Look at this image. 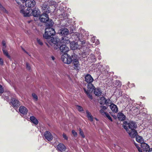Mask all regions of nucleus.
I'll list each match as a JSON object with an SVG mask.
<instances>
[{"label":"nucleus","mask_w":152,"mask_h":152,"mask_svg":"<svg viewBox=\"0 0 152 152\" xmlns=\"http://www.w3.org/2000/svg\"><path fill=\"white\" fill-rule=\"evenodd\" d=\"M123 126L131 138H134L137 135V133L135 130L137 128V124L134 121H124Z\"/></svg>","instance_id":"f257e3e1"},{"label":"nucleus","mask_w":152,"mask_h":152,"mask_svg":"<svg viewBox=\"0 0 152 152\" xmlns=\"http://www.w3.org/2000/svg\"><path fill=\"white\" fill-rule=\"evenodd\" d=\"M54 29L52 27H46L45 29V32L43 35V37L47 39V41L51 45H53V44H56L59 41L58 38L51 37L55 34Z\"/></svg>","instance_id":"f03ea898"},{"label":"nucleus","mask_w":152,"mask_h":152,"mask_svg":"<svg viewBox=\"0 0 152 152\" xmlns=\"http://www.w3.org/2000/svg\"><path fill=\"white\" fill-rule=\"evenodd\" d=\"M94 79L89 74H87L85 76V81L87 83V87L88 89H92L95 88V87L92 83Z\"/></svg>","instance_id":"7ed1b4c3"},{"label":"nucleus","mask_w":152,"mask_h":152,"mask_svg":"<svg viewBox=\"0 0 152 152\" xmlns=\"http://www.w3.org/2000/svg\"><path fill=\"white\" fill-rule=\"evenodd\" d=\"M56 44H53V46L54 49H57L59 48L60 51L63 53H66L69 51V48L65 45H60L59 44L60 43L58 42Z\"/></svg>","instance_id":"20e7f679"},{"label":"nucleus","mask_w":152,"mask_h":152,"mask_svg":"<svg viewBox=\"0 0 152 152\" xmlns=\"http://www.w3.org/2000/svg\"><path fill=\"white\" fill-rule=\"evenodd\" d=\"M73 56L69 55L67 53H64L61 56V59L63 62L65 64H69L72 61L73 58Z\"/></svg>","instance_id":"39448f33"},{"label":"nucleus","mask_w":152,"mask_h":152,"mask_svg":"<svg viewBox=\"0 0 152 152\" xmlns=\"http://www.w3.org/2000/svg\"><path fill=\"white\" fill-rule=\"evenodd\" d=\"M69 31L66 28H61L60 29L59 31V33L60 35L64 37H62V40H64V37H65V36H67L69 34Z\"/></svg>","instance_id":"423d86ee"},{"label":"nucleus","mask_w":152,"mask_h":152,"mask_svg":"<svg viewBox=\"0 0 152 152\" xmlns=\"http://www.w3.org/2000/svg\"><path fill=\"white\" fill-rule=\"evenodd\" d=\"M31 9H27L26 10L21 9L20 10V13L23 15L24 17H29L31 15L32 12Z\"/></svg>","instance_id":"0eeeda50"},{"label":"nucleus","mask_w":152,"mask_h":152,"mask_svg":"<svg viewBox=\"0 0 152 152\" xmlns=\"http://www.w3.org/2000/svg\"><path fill=\"white\" fill-rule=\"evenodd\" d=\"M19 111L20 115L22 117H23L27 114L28 110L26 107L21 106L19 108Z\"/></svg>","instance_id":"6e6552de"},{"label":"nucleus","mask_w":152,"mask_h":152,"mask_svg":"<svg viewBox=\"0 0 152 152\" xmlns=\"http://www.w3.org/2000/svg\"><path fill=\"white\" fill-rule=\"evenodd\" d=\"M48 13H43L39 16L40 21L42 22L45 23L46 21L48 20L49 18Z\"/></svg>","instance_id":"1a4fd4ad"},{"label":"nucleus","mask_w":152,"mask_h":152,"mask_svg":"<svg viewBox=\"0 0 152 152\" xmlns=\"http://www.w3.org/2000/svg\"><path fill=\"white\" fill-rule=\"evenodd\" d=\"M10 103L14 107L17 108L20 105L19 101L14 98L11 99Z\"/></svg>","instance_id":"9d476101"},{"label":"nucleus","mask_w":152,"mask_h":152,"mask_svg":"<svg viewBox=\"0 0 152 152\" xmlns=\"http://www.w3.org/2000/svg\"><path fill=\"white\" fill-rule=\"evenodd\" d=\"M44 136L46 139L50 141L53 139V136L51 133L48 131H46L44 132Z\"/></svg>","instance_id":"9b49d317"},{"label":"nucleus","mask_w":152,"mask_h":152,"mask_svg":"<svg viewBox=\"0 0 152 152\" xmlns=\"http://www.w3.org/2000/svg\"><path fill=\"white\" fill-rule=\"evenodd\" d=\"M70 46L71 49L72 50L80 49L81 48V47L80 45H78L77 42H72L70 43Z\"/></svg>","instance_id":"f8f14e48"},{"label":"nucleus","mask_w":152,"mask_h":152,"mask_svg":"<svg viewBox=\"0 0 152 152\" xmlns=\"http://www.w3.org/2000/svg\"><path fill=\"white\" fill-rule=\"evenodd\" d=\"M110 101V99H106L103 96L101 97L99 99L100 104L101 105L106 104L108 105Z\"/></svg>","instance_id":"ddd939ff"},{"label":"nucleus","mask_w":152,"mask_h":152,"mask_svg":"<svg viewBox=\"0 0 152 152\" xmlns=\"http://www.w3.org/2000/svg\"><path fill=\"white\" fill-rule=\"evenodd\" d=\"M26 6L28 8L34 7L36 5V2L34 0H27L25 3Z\"/></svg>","instance_id":"4468645a"},{"label":"nucleus","mask_w":152,"mask_h":152,"mask_svg":"<svg viewBox=\"0 0 152 152\" xmlns=\"http://www.w3.org/2000/svg\"><path fill=\"white\" fill-rule=\"evenodd\" d=\"M42 12L43 13H49L50 12L49 6L45 4H44L41 6Z\"/></svg>","instance_id":"2eb2a0df"},{"label":"nucleus","mask_w":152,"mask_h":152,"mask_svg":"<svg viewBox=\"0 0 152 152\" xmlns=\"http://www.w3.org/2000/svg\"><path fill=\"white\" fill-rule=\"evenodd\" d=\"M72 64L74 66V68L75 69L79 70L80 69V64L79 63L78 61L73 58L72 61Z\"/></svg>","instance_id":"dca6fc26"},{"label":"nucleus","mask_w":152,"mask_h":152,"mask_svg":"<svg viewBox=\"0 0 152 152\" xmlns=\"http://www.w3.org/2000/svg\"><path fill=\"white\" fill-rule=\"evenodd\" d=\"M32 13L34 17H37L40 15V12L38 8L35 7L32 10Z\"/></svg>","instance_id":"f3484780"},{"label":"nucleus","mask_w":152,"mask_h":152,"mask_svg":"<svg viewBox=\"0 0 152 152\" xmlns=\"http://www.w3.org/2000/svg\"><path fill=\"white\" fill-rule=\"evenodd\" d=\"M11 93L10 91H7L4 93L3 95L2 96V97L5 100H7V102L9 101Z\"/></svg>","instance_id":"a211bd4d"},{"label":"nucleus","mask_w":152,"mask_h":152,"mask_svg":"<svg viewBox=\"0 0 152 152\" xmlns=\"http://www.w3.org/2000/svg\"><path fill=\"white\" fill-rule=\"evenodd\" d=\"M91 90V91H93L94 90V93L95 95L97 96H100L101 95L102 92L100 88H95V87L94 88Z\"/></svg>","instance_id":"6ab92c4d"},{"label":"nucleus","mask_w":152,"mask_h":152,"mask_svg":"<svg viewBox=\"0 0 152 152\" xmlns=\"http://www.w3.org/2000/svg\"><path fill=\"white\" fill-rule=\"evenodd\" d=\"M141 146L142 150L144 151L147 152L149 149V145L145 143H142L141 144Z\"/></svg>","instance_id":"aec40b11"},{"label":"nucleus","mask_w":152,"mask_h":152,"mask_svg":"<svg viewBox=\"0 0 152 152\" xmlns=\"http://www.w3.org/2000/svg\"><path fill=\"white\" fill-rule=\"evenodd\" d=\"M110 108L114 113H117L118 111V108L117 106L113 103L111 104L110 105Z\"/></svg>","instance_id":"412c9836"},{"label":"nucleus","mask_w":152,"mask_h":152,"mask_svg":"<svg viewBox=\"0 0 152 152\" xmlns=\"http://www.w3.org/2000/svg\"><path fill=\"white\" fill-rule=\"evenodd\" d=\"M85 93L87 95V96L91 100H92L93 99L92 96L91 94V92L93 91H91V90L88 89L86 90V88H83Z\"/></svg>","instance_id":"4be33fe9"},{"label":"nucleus","mask_w":152,"mask_h":152,"mask_svg":"<svg viewBox=\"0 0 152 152\" xmlns=\"http://www.w3.org/2000/svg\"><path fill=\"white\" fill-rule=\"evenodd\" d=\"M57 148L58 150L63 152L65 150L66 147L63 144L60 143L57 145Z\"/></svg>","instance_id":"5701e85b"},{"label":"nucleus","mask_w":152,"mask_h":152,"mask_svg":"<svg viewBox=\"0 0 152 152\" xmlns=\"http://www.w3.org/2000/svg\"><path fill=\"white\" fill-rule=\"evenodd\" d=\"M117 117L118 119L121 121L124 120L126 118L125 115L121 112H119L118 113Z\"/></svg>","instance_id":"b1692460"},{"label":"nucleus","mask_w":152,"mask_h":152,"mask_svg":"<svg viewBox=\"0 0 152 152\" xmlns=\"http://www.w3.org/2000/svg\"><path fill=\"white\" fill-rule=\"evenodd\" d=\"M46 27H52L54 24L53 20H48L46 22Z\"/></svg>","instance_id":"393cba45"},{"label":"nucleus","mask_w":152,"mask_h":152,"mask_svg":"<svg viewBox=\"0 0 152 152\" xmlns=\"http://www.w3.org/2000/svg\"><path fill=\"white\" fill-rule=\"evenodd\" d=\"M30 120L32 123L35 125H37L38 124V120L34 116H31L30 117Z\"/></svg>","instance_id":"a878e982"},{"label":"nucleus","mask_w":152,"mask_h":152,"mask_svg":"<svg viewBox=\"0 0 152 152\" xmlns=\"http://www.w3.org/2000/svg\"><path fill=\"white\" fill-rule=\"evenodd\" d=\"M86 112L87 114V117L88 118L89 120H90L91 122L93 121V118L90 113L88 110H86Z\"/></svg>","instance_id":"bb28decb"},{"label":"nucleus","mask_w":152,"mask_h":152,"mask_svg":"<svg viewBox=\"0 0 152 152\" xmlns=\"http://www.w3.org/2000/svg\"><path fill=\"white\" fill-rule=\"evenodd\" d=\"M2 50L3 53L4 54L7 56L9 59H11V58L10 55L9 54V53L6 50V49L2 48Z\"/></svg>","instance_id":"cd10ccee"},{"label":"nucleus","mask_w":152,"mask_h":152,"mask_svg":"<svg viewBox=\"0 0 152 152\" xmlns=\"http://www.w3.org/2000/svg\"><path fill=\"white\" fill-rule=\"evenodd\" d=\"M114 84L115 86H118V87H120L122 85L121 82L117 80H115Z\"/></svg>","instance_id":"c85d7f7f"},{"label":"nucleus","mask_w":152,"mask_h":152,"mask_svg":"<svg viewBox=\"0 0 152 152\" xmlns=\"http://www.w3.org/2000/svg\"><path fill=\"white\" fill-rule=\"evenodd\" d=\"M90 56V58L91 60V62H95L96 60L94 55L93 54H91Z\"/></svg>","instance_id":"c756f323"},{"label":"nucleus","mask_w":152,"mask_h":152,"mask_svg":"<svg viewBox=\"0 0 152 152\" xmlns=\"http://www.w3.org/2000/svg\"><path fill=\"white\" fill-rule=\"evenodd\" d=\"M50 4L51 5H53L55 7H56L57 6V3L56 1L53 0H51L50 2Z\"/></svg>","instance_id":"7c9ffc66"},{"label":"nucleus","mask_w":152,"mask_h":152,"mask_svg":"<svg viewBox=\"0 0 152 152\" xmlns=\"http://www.w3.org/2000/svg\"><path fill=\"white\" fill-rule=\"evenodd\" d=\"M79 41L81 43V46H80L81 47V48H82V47H86V45L87 44L86 42L84 40L81 41L80 40Z\"/></svg>","instance_id":"2f4dec72"},{"label":"nucleus","mask_w":152,"mask_h":152,"mask_svg":"<svg viewBox=\"0 0 152 152\" xmlns=\"http://www.w3.org/2000/svg\"><path fill=\"white\" fill-rule=\"evenodd\" d=\"M79 134L83 138L85 137V135L84 134V133L81 128H79Z\"/></svg>","instance_id":"473e14b6"},{"label":"nucleus","mask_w":152,"mask_h":152,"mask_svg":"<svg viewBox=\"0 0 152 152\" xmlns=\"http://www.w3.org/2000/svg\"><path fill=\"white\" fill-rule=\"evenodd\" d=\"M104 117L106 118H107L111 121H113V120L112 118L110 117L109 114L107 113H106Z\"/></svg>","instance_id":"72a5a7b5"},{"label":"nucleus","mask_w":152,"mask_h":152,"mask_svg":"<svg viewBox=\"0 0 152 152\" xmlns=\"http://www.w3.org/2000/svg\"><path fill=\"white\" fill-rule=\"evenodd\" d=\"M135 137H136V140L137 142L140 143L141 144L142 143H143L142 142V137L140 136H139V137H137V136Z\"/></svg>","instance_id":"f704fd0d"},{"label":"nucleus","mask_w":152,"mask_h":152,"mask_svg":"<svg viewBox=\"0 0 152 152\" xmlns=\"http://www.w3.org/2000/svg\"><path fill=\"white\" fill-rule=\"evenodd\" d=\"M2 45L3 47L2 48L6 49L7 47V45H6V42L4 40H3L2 42Z\"/></svg>","instance_id":"c9c22d12"},{"label":"nucleus","mask_w":152,"mask_h":152,"mask_svg":"<svg viewBox=\"0 0 152 152\" xmlns=\"http://www.w3.org/2000/svg\"><path fill=\"white\" fill-rule=\"evenodd\" d=\"M122 91L120 89H118L117 91V96H120L122 94Z\"/></svg>","instance_id":"e433bc0d"},{"label":"nucleus","mask_w":152,"mask_h":152,"mask_svg":"<svg viewBox=\"0 0 152 152\" xmlns=\"http://www.w3.org/2000/svg\"><path fill=\"white\" fill-rule=\"evenodd\" d=\"M77 108L79 111H83V109L82 107L79 105H77Z\"/></svg>","instance_id":"4c0bfd02"},{"label":"nucleus","mask_w":152,"mask_h":152,"mask_svg":"<svg viewBox=\"0 0 152 152\" xmlns=\"http://www.w3.org/2000/svg\"><path fill=\"white\" fill-rule=\"evenodd\" d=\"M32 96L34 98V99L36 101H37L38 100L37 96L34 93H33L32 94Z\"/></svg>","instance_id":"58836bf2"},{"label":"nucleus","mask_w":152,"mask_h":152,"mask_svg":"<svg viewBox=\"0 0 152 152\" xmlns=\"http://www.w3.org/2000/svg\"><path fill=\"white\" fill-rule=\"evenodd\" d=\"M99 112L102 115L104 116L106 114V113L104 111V110L101 109L99 110Z\"/></svg>","instance_id":"ea45409f"},{"label":"nucleus","mask_w":152,"mask_h":152,"mask_svg":"<svg viewBox=\"0 0 152 152\" xmlns=\"http://www.w3.org/2000/svg\"><path fill=\"white\" fill-rule=\"evenodd\" d=\"M37 41L38 43L40 45H42L43 44V42L39 39L38 38L37 39Z\"/></svg>","instance_id":"a19ab883"},{"label":"nucleus","mask_w":152,"mask_h":152,"mask_svg":"<svg viewBox=\"0 0 152 152\" xmlns=\"http://www.w3.org/2000/svg\"><path fill=\"white\" fill-rule=\"evenodd\" d=\"M72 133L75 137H76L77 136V133L74 130H72Z\"/></svg>","instance_id":"79ce46f5"},{"label":"nucleus","mask_w":152,"mask_h":152,"mask_svg":"<svg viewBox=\"0 0 152 152\" xmlns=\"http://www.w3.org/2000/svg\"><path fill=\"white\" fill-rule=\"evenodd\" d=\"M95 53L98 56H99L100 55V53L99 51V50L98 48H97L95 50Z\"/></svg>","instance_id":"37998d69"},{"label":"nucleus","mask_w":152,"mask_h":152,"mask_svg":"<svg viewBox=\"0 0 152 152\" xmlns=\"http://www.w3.org/2000/svg\"><path fill=\"white\" fill-rule=\"evenodd\" d=\"M0 9L4 11H7V10L0 3Z\"/></svg>","instance_id":"c03bdc74"},{"label":"nucleus","mask_w":152,"mask_h":152,"mask_svg":"<svg viewBox=\"0 0 152 152\" xmlns=\"http://www.w3.org/2000/svg\"><path fill=\"white\" fill-rule=\"evenodd\" d=\"M125 97L127 98V100L129 102V104L131 103V102H132V103L134 102V100H132V99L130 98H129V97H127L126 96H125Z\"/></svg>","instance_id":"a18cd8bd"},{"label":"nucleus","mask_w":152,"mask_h":152,"mask_svg":"<svg viewBox=\"0 0 152 152\" xmlns=\"http://www.w3.org/2000/svg\"><path fill=\"white\" fill-rule=\"evenodd\" d=\"M89 54L87 52H83L82 53L83 56L85 58L87 55Z\"/></svg>","instance_id":"49530a36"},{"label":"nucleus","mask_w":152,"mask_h":152,"mask_svg":"<svg viewBox=\"0 0 152 152\" xmlns=\"http://www.w3.org/2000/svg\"><path fill=\"white\" fill-rule=\"evenodd\" d=\"M95 37H92L91 39V41L93 43H94L95 42L96 39H95Z\"/></svg>","instance_id":"de8ad7c7"},{"label":"nucleus","mask_w":152,"mask_h":152,"mask_svg":"<svg viewBox=\"0 0 152 152\" xmlns=\"http://www.w3.org/2000/svg\"><path fill=\"white\" fill-rule=\"evenodd\" d=\"M26 69L28 70H30L31 69V67L29 64L28 63H26Z\"/></svg>","instance_id":"09e8293b"},{"label":"nucleus","mask_w":152,"mask_h":152,"mask_svg":"<svg viewBox=\"0 0 152 152\" xmlns=\"http://www.w3.org/2000/svg\"><path fill=\"white\" fill-rule=\"evenodd\" d=\"M4 91V89L2 86L0 84V93H2Z\"/></svg>","instance_id":"8fccbe9b"},{"label":"nucleus","mask_w":152,"mask_h":152,"mask_svg":"<svg viewBox=\"0 0 152 152\" xmlns=\"http://www.w3.org/2000/svg\"><path fill=\"white\" fill-rule=\"evenodd\" d=\"M100 107L101 108V109L104 110L107 109V107L106 106H100Z\"/></svg>","instance_id":"3c124183"},{"label":"nucleus","mask_w":152,"mask_h":152,"mask_svg":"<svg viewBox=\"0 0 152 152\" xmlns=\"http://www.w3.org/2000/svg\"><path fill=\"white\" fill-rule=\"evenodd\" d=\"M4 64V61L3 59L0 57V65H3Z\"/></svg>","instance_id":"603ef678"},{"label":"nucleus","mask_w":152,"mask_h":152,"mask_svg":"<svg viewBox=\"0 0 152 152\" xmlns=\"http://www.w3.org/2000/svg\"><path fill=\"white\" fill-rule=\"evenodd\" d=\"M63 137L66 140H67L68 139V137L66 136V134H65L64 133L63 134Z\"/></svg>","instance_id":"864d4df0"},{"label":"nucleus","mask_w":152,"mask_h":152,"mask_svg":"<svg viewBox=\"0 0 152 152\" xmlns=\"http://www.w3.org/2000/svg\"><path fill=\"white\" fill-rule=\"evenodd\" d=\"M94 43H95V45H97L99 44V42L98 39H96V40Z\"/></svg>","instance_id":"5fc2aeb1"},{"label":"nucleus","mask_w":152,"mask_h":152,"mask_svg":"<svg viewBox=\"0 0 152 152\" xmlns=\"http://www.w3.org/2000/svg\"><path fill=\"white\" fill-rule=\"evenodd\" d=\"M142 115L143 116H145V117H147L148 115L145 113H142Z\"/></svg>","instance_id":"6e6d98bb"},{"label":"nucleus","mask_w":152,"mask_h":152,"mask_svg":"<svg viewBox=\"0 0 152 152\" xmlns=\"http://www.w3.org/2000/svg\"><path fill=\"white\" fill-rule=\"evenodd\" d=\"M137 149L138 150V151L139 152H142V149H141V148L140 147H139L138 148H137Z\"/></svg>","instance_id":"4d7b16f0"},{"label":"nucleus","mask_w":152,"mask_h":152,"mask_svg":"<svg viewBox=\"0 0 152 152\" xmlns=\"http://www.w3.org/2000/svg\"><path fill=\"white\" fill-rule=\"evenodd\" d=\"M23 3H26L27 0H20Z\"/></svg>","instance_id":"13d9d810"},{"label":"nucleus","mask_w":152,"mask_h":152,"mask_svg":"<svg viewBox=\"0 0 152 152\" xmlns=\"http://www.w3.org/2000/svg\"><path fill=\"white\" fill-rule=\"evenodd\" d=\"M16 3L19 5L20 4V3L19 0H15Z\"/></svg>","instance_id":"bf43d9fd"},{"label":"nucleus","mask_w":152,"mask_h":152,"mask_svg":"<svg viewBox=\"0 0 152 152\" xmlns=\"http://www.w3.org/2000/svg\"><path fill=\"white\" fill-rule=\"evenodd\" d=\"M134 145L137 148H138L140 147L138 146V145L137 144V143H134Z\"/></svg>","instance_id":"052dcab7"},{"label":"nucleus","mask_w":152,"mask_h":152,"mask_svg":"<svg viewBox=\"0 0 152 152\" xmlns=\"http://www.w3.org/2000/svg\"><path fill=\"white\" fill-rule=\"evenodd\" d=\"M148 152H152V148H149L148 151Z\"/></svg>","instance_id":"680f3d73"},{"label":"nucleus","mask_w":152,"mask_h":152,"mask_svg":"<svg viewBox=\"0 0 152 152\" xmlns=\"http://www.w3.org/2000/svg\"><path fill=\"white\" fill-rule=\"evenodd\" d=\"M66 40V43H69V42H70V41L68 39H65Z\"/></svg>","instance_id":"e2e57ef3"},{"label":"nucleus","mask_w":152,"mask_h":152,"mask_svg":"<svg viewBox=\"0 0 152 152\" xmlns=\"http://www.w3.org/2000/svg\"><path fill=\"white\" fill-rule=\"evenodd\" d=\"M51 57L53 60H55V58L53 56H52Z\"/></svg>","instance_id":"0e129e2a"},{"label":"nucleus","mask_w":152,"mask_h":152,"mask_svg":"<svg viewBox=\"0 0 152 152\" xmlns=\"http://www.w3.org/2000/svg\"><path fill=\"white\" fill-rule=\"evenodd\" d=\"M15 63H12V67H13V66H15Z\"/></svg>","instance_id":"69168bd1"},{"label":"nucleus","mask_w":152,"mask_h":152,"mask_svg":"<svg viewBox=\"0 0 152 152\" xmlns=\"http://www.w3.org/2000/svg\"><path fill=\"white\" fill-rule=\"evenodd\" d=\"M23 51L25 52L26 53H27V54H28V53L24 49H23Z\"/></svg>","instance_id":"338daca9"},{"label":"nucleus","mask_w":152,"mask_h":152,"mask_svg":"<svg viewBox=\"0 0 152 152\" xmlns=\"http://www.w3.org/2000/svg\"><path fill=\"white\" fill-rule=\"evenodd\" d=\"M129 83V82H128V83H127V85H128V84Z\"/></svg>","instance_id":"774afa93"}]
</instances>
